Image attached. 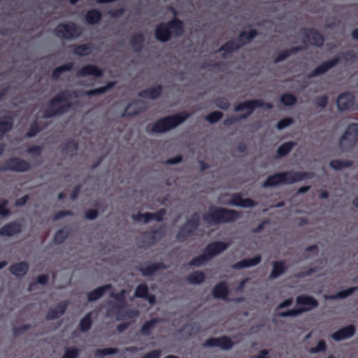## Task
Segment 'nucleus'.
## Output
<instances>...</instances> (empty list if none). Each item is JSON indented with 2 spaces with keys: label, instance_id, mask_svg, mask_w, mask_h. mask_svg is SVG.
<instances>
[{
  "label": "nucleus",
  "instance_id": "f257e3e1",
  "mask_svg": "<svg viewBox=\"0 0 358 358\" xmlns=\"http://www.w3.org/2000/svg\"><path fill=\"white\" fill-rule=\"evenodd\" d=\"M77 96L78 94L76 91L66 89L60 91L48 103V106L43 112V117L48 119L66 114L73 106L70 99Z\"/></svg>",
  "mask_w": 358,
  "mask_h": 358
},
{
  "label": "nucleus",
  "instance_id": "f03ea898",
  "mask_svg": "<svg viewBox=\"0 0 358 358\" xmlns=\"http://www.w3.org/2000/svg\"><path fill=\"white\" fill-rule=\"evenodd\" d=\"M314 173L309 171H288L274 173L269 176L263 182L264 188L277 186L278 185H291L305 179H312Z\"/></svg>",
  "mask_w": 358,
  "mask_h": 358
},
{
  "label": "nucleus",
  "instance_id": "7ed1b4c3",
  "mask_svg": "<svg viewBox=\"0 0 358 358\" xmlns=\"http://www.w3.org/2000/svg\"><path fill=\"white\" fill-rule=\"evenodd\" d=\"M190 115L191 114L187 111H181L174 115L165 116L158 119L152 125L148 126L147 131L152 134L166 133L183 123Z\"/></svg>",
  "mask_w": 358,
  "mask_h": 358
},
{
  "label": "nucleus",
  "instance_id": "20e7f679",
  "mask_svg": "<svg viewBox=\"0 0 358 358\" xmlns=\"http://www.w3.org/2000/svg\"><path fill=\"white\" fill-rule=\"evenodd\" d=\"M241 217V213L233 209L210 206L208 212L203 215V220L210 226L233 222Z\"/></svg>",
  "mask_w": 358,
  "mask_h": 358
},
{
  "label": "nucleus",
  "instance_id": "39448f33",
  "mask_svg": "<svg viewBox=\"0 0 358 358\" xmlns=\"http://www.w3.org/2000/svg\"><path fill=\"white\" fill-rule=\"evenodd\" d=\"M184 32L183 22L173 17L166 22L159 23L155 29V36L156 39L162 43L168 42L172 37H179Z\"/></svg>",
  "mask_w": 358,
  "mask_h": 358
},
{
  "label": "nucleus",
  "instance_id": "423d86ee",
  "mask_svg": "<svg viewBox=\"0 0 358 358\" xmlns=\"http://www.w3.org/2000/svg\"><path fill=\"white\" fill-rule=\"evenodd\" d=\"M55 35L65 40H72L76 38L82 34V29L73 22L66 23H59L54 29Z\"/></svg>",
  "mask_w": 358,
  "mask_h": 358
},
{
  "label": "nucleus",
  "instance_id": "0eeeda50",
  "mask_svg": "<svg viewBox=\"0 0 358 358\" xmlns=\"http://www.w3.org/2000/svg\"><path fill=\"white\" fill-rule=\"evenodd\" d=\"M256 108H262L264 109H271L273 104L269 102H265L262 99H252L241 102L234 107L235 112L247 110L245 114L240 116V119H246L252 115Z\"/></svg>",
  "mask_w": 358,
  "mask_h": 358
},
{
  "label": "nucleus",
  "instance_id": "6e6552de",
  "mask_svg": "<svg viewBox=\"0 0 358 358\" xmlns=\"http://www.w3.org/2000/svg\"><path fill=\"white\" fill-rule=\"evenodd\" d=\"M357 141L358 123H351L339 140L340 148L343 151H348L355 146Z\"/></svg>",
  "mask_w": 358,
  "mask_h": 358
},
{
  "label": "nucleus",
  "instance_id": "1a4fd4ad",
  "mask_svg": "<svg viewBox=\"0 0 358 358\" xmlns=\"http://www.w3.org/2000/svg\"><path fill=\"white\" fill-rule=\"evenodd\" d=\"M31 169L30 164L25 159L20 157H10L3 164V171L13 172H27Z\"/></svg>",
  "mask_w": 358,
  "mask_h": 358
},
{
  "label": "nucleus",
  "instance_id": "9d476101",
  "mask_svg": "<svg viewBox=\"0 0 358 358\" xmlns=\"http://www.w3.org/2000/svg\"><path fill=\"white\" fill-rule=\"evenodd\" d=\"M165 235L164 225L160 226L158 229L145 231L142 235L143 247L155 245Z\"/></svg>",
  "mask_w": 358,
  "mask_h": 358
},
{
  "label": "nucleus",
  "instance_id": "9b49d317",
  "mask_svg": "<svg viewBox=\"0 0 358 358\" xmlns=\"http://www.w3.org/2000/svg\"><path fill=\"white\" fill-rule=\"evenodd\" d=\"M204 347L208 348H220L224 350H230L234 346V343L231 339L227 336H222L220 337H212L208 338L203 343Z\"/></svg>",
  "mask_w": 358,
  "mask_h": 358
},
{
  "label": "nucleus",
  "instance_id": "f8f14e48",
  "mask_svg": "<svg viewBox=\"0 0 358 358\" xmlns=\"http://www.w3.org/2000/svg\"><path fill=\"white\" fill-rule=\"evenodd\" d=\"M340 61V57L336 56L334 57L331 59L323 62L322 64L316 66L310 74H308V78H312L324 74L328 71L336 66Z\"/></svg>",
  "mask_w": 358,
  "mask_h": 358
},
{
  "label": "nucleus",
  "instance_id": "ddd939ff",
  "mask_svg": "<svg viewBox=\"0 0 358 358\" xmlns=\"http://www.w3.org/2000/svg\"><path fill=\"white\" fill-rule=\"evenodd\" d=\"M229 244L222 241H213L208 243L204 248L203 252L210 260L216 255L220 254L228 248Z\"/></svg>",
  "mask_w": 358,
  "mask_h": 358
},
{
  "label": "nucleus",
  "instance_id": "4468645a",
  "mask_svg": "<svg viewBox=\"0 0 358 358\" xmlns=\"http://www.w3.org/2000/svg\"><path fill=\"white\" fill-rule=\"evenodd\" d=\"M230 196L231 199L227 203V205L242 208H251L257 205L255 201L250 198L243 199L241 193H233Z\"/></svg>",
  "mask_w": 358,
  "mask_h": 358
},
{
  "label": "nucleus",
  "instance_id": "2eb2a0df",
  "mask_svg": "<svg viewBox=\"0 0 358 358\" xmlns=\"http://www.w3.org/2000/svg\"><path fill=\"white\" fill-rule=\"evenodd\" d=\"M301 33L303 36L309 40H311V44L314 46L320 48L323 45L324 38L323 35L317 29L310 28H303L301 29Z\"/></svg>",
  "mask_w": 358,
  "mask_h": 358
},
{
  "label": "nucleus",
  "instance_id": "dca6fc26",
  "mask_svg": "<svg viewBox=\"0 0 358 358\" xmlns=\"http://www.w3.org/2000/svg\"><path fill=\"white\" fill-rule=\"evenodd\" d=\"M355 96L350 92H343L337 99V107L340 111H345L353 108Z\"/></svg>",
  "mask_w": 358,
  "mask_h": 358
},
{
  "label": "nucleus",
  "instance_id": "f3484780",
  "mask_svg": "<svg viewBox=\"0 0 358 358\" xmlns=\"http://www.w3.org/2000/svg\"><path fill=\"white\" fill-rule=\"evenodd\" d=\"M22 230V225L17 221H12L0 228V236H13L20 234Z\"/></svg>",
  "mask_w": 358,
  "mask_h": 358
},
{
  "label": "nucleus",
  "instance_id": "a211bd4d",
  "mask_svg": "<svg viewBox=\"0 0 358 358\" xmlns=\"http://www.w3.org/2000/svg\"><path fill=\"white\" fill-rule=\"evenodd\" d=\"M76 76L79 78L86 77L88 76L101 78L103 76V71L94 64H87L77 71Z\"/></svg>",
  "mask_w": 358,
  "mask_h": 358
},
{
  "label": "nucleus",
  "instance_id": "6ab92c4d",
  "mask_svg": "<svg viewBox=\"0 0 358 358\" xmlns=\"http://www.w3.org/2000/svg\"><path fill=\"white\" fill-rule=\"evenodd\" d=\"M69 304L68 301H63L59 303L55 308H50L48 310L46 314V320H53L58 319L62 315H63Z\"/></svg>",
  "mask_w": 358,
  "mask_h": 358
},
{
  "label": "nucleus",
  "instance_id": "aec40b11",
  "mask_svg": "<svg viewBox=\"0 0 358 358\" xmlns=\"http://www.w3.org/2000/svg\"><path fill=\"white\" fill-rule=\"evenodd\" d=\"M355 327L353 324L344 327L331 334V338L336 341H343L351 338L355 334Z\"/></svg>",
  "mask_w": 358,
  "mask_h": 358
},
{
  "label": "nucleus",
  "instance_id": "412c9836",
  "mask_svg": "<svg viewBox=\"0 0 358 358\" xmlns=\"http://www.w3.org/2000/svg\"><path fill=\"white\" fill-rule=\"evenodd\" d=\"M145 110V107L142 105V101L135 100L129 103L125 108L123 116L134 117Z\"/></svg>",
  "mask_w": 358,
  "mask_h": 358
},
{
  "label": "nucleus",
  "instance_id": "4be33fe9",
  "mask_svg": "<svg viewBox=\"0 0 358 358\" xmlns=\"http://www.w3.org/2000/svg\"><path fill=\"white\" fill-rule=\"evenodd\" d=\"M162 91L163 87L159 84L140 91L138 96L145 99H157L161 96Z\"/></svg>",
  "mask_w": 358,
  "mask_h": 358
},
{
  "label": "nucleus",
  "instance_id": "5701e85b",
  "mask_svg": "<svg viewBox=\"0 0 358 358\" xmlns=\"http://www.w3.org/2000/svg\"><path fill=\"white\" fill-rule=\"evenodd\" d=\"M244 45V43H239L238 41H237V38L233 40H230L226 43H224L223 45H221L220 49L217 52L223 51L224 52L222 57V58H227V53H232L234 51L238 50L241 47Z\"/></svg>",
  "mask_w": 358,
  "mask_h": 358
},
{
  "label": "nucleus",
  "instance_id": "b1692460",
  "mask_svg": "<svg viewBox=\"0 0 358 358\" xmlns=\"http://www.w3.org/2000/svg\"><path fill=\"white\" fill-rule=\"evenodd\" d=\"M229 293V287L225 281L218 282L213 289V295L215 299H222L227 301Z\"/></svg>",
  "mask_w": 358,
  "mask_h": 358
},
{
  "label": "nucleus",
  "instance_id": "393cba45",
  "mask_svg": "<svg viewBox=\"0 0 358 358\" xmlns=\"http://www.w3.org/2000/svg\"><path fill=\"white\" fill-rule=\"evenodd\" d=\"M262 261V256L260 255H257L252 258L249 259H243L234 264L232 265V268L236 270L249 268L251 266H256L259 264Z\"/></svg>",
  "mask_w": 358,
  "mask_h": 358
},
{
  "label": "nucleus",
  "instance_id": "a878e982",
  "mask_svg": "<svg viewBox=\"0 0 358 358\" xmlns=\"http://www.w3.org/2000/svg\"><path fill=\"white\" fill-rule=\"evenodd\" d=\"M296 303L299 306H306L304 308H309L308 311L318 306L317 301L313 296L305 294L298 296L296 299Z\"/></svg>",
  "mask_w": 358,
  "mask_h": 358
},
{
  "label": "nucleus",
  "instance_id": "bb28decb",
  "mask_svg": "<svg viewBox=\"0 0 358 358\" xmlns=\"http://www.w3.org/2000/svg\"><path fill=\"white\" fill-rule=\"evenodd\" d=\"M79 145L74 139H69L61 145V152L63 155L74 156L77 154Z\"/></svg>",
  "mask_w": 358,
  "mask_h": 358
},
{
  "label": "nucleus",
  "instance_id": "cd10ccee",
  "mask_svg": "<svg viewBox=\"0 0 358 358\" xmlns=\"http://www.w3.org/2000/svg\"><path fill=\"white\" fill-rule=\"evenodd\" d=\"M29 268V264L26 261H23L12 264L9 267V271L17 277H22L27 273Z\"/></svg>",
  "mask_w": 358,
  "mask_h": 358
},
{
  "label": "nucleus",
  "instance_id": "c85d7f7f",
  "mask_svg": "<svg viewBox=\"0 0 358 358\" xmlns=\"http://www.w3.org/2000/svg\"><path fill=\"white\" fill-rule=\"evenodd\" d=\"M144 36L141 33H134L131 35L129 44L131 48L136 52H140L143 50L144 43Z\"/></svg>",
  "mask_w": 358,
  "mask_h": 358
},
{
  "label": "nucleus",
  "instance_id": "c756f323",
  "mask_svg": "<svg viewBox=\"0 0 358 358\" xmlns=\"http://www.w3.org/2000/svg\"><path fill=\"white\" fill-rule=\"evenodd\" d=\"M110 289H112L110 284L100 286L87 294V299L89 301H95L103 296L105 293Z\"/></svg>",
  "mask_w": 358,
  "mask_h": 358
},
{
  "label": "nucleus",
  "instance_id": "7c9ffc66",
  "mask_svg": "<svg viewBox=\"0 0 358 358\" xmlns=\"http://www.w3.org/2000/svg\"><path fill=\"white\" fill-rule=\"evenodd\" d=\"M303 50V47L302 46H294L289 49H285L281 51L278 54V55L274 58L273 62L275 64L280 63L285 59H286L291 55L297 53Z\"/></svg>",
  "mask_w": 358,
  "mask_h": 358
},
{
  "label": "nucleus",
  "instance_id": "2f4dec72",
  "mask_svg": "<svg viewBox=\"0 0 358 358\" xmlns=\"http://www.w3.org/2000/svg\"><path fill=\"white\" fill-rule=\"evenodd\" d=\"M273 268L269 275L271 279L277 278L287 271L285 262L283 260L275 261L272 263Z\"/></svg>",
  "mask_w": 358,
  "mask_h": 358
},
{
  "label": "nucleus",
  "instance_id": "473e14b6",
  "mask_svg": "<svg viewBox=\"0 0 358 358\" xmlns=\"http://www.w3.org/2000/svg\"><path fill=\"white\" fill-rule=\"evenodd\" d=\"M166 266L162 262L153 263L148 266L141 267L139 271L142 273L144 276L153 275L157 271L164 269Z\"/></svg>",
  "mask_w": 358,
  "mask_h": 358
},
{
  "label": "nucleus",
  "instance_id": "72a5a7b5",
  "mask_svg": "<svg viewBox=\"0 0 358 358\" xmlns=\"http://www.w3.org/2000/svg\"><path fill=\"white\" fill-rule=\"evenodd\" d=\"M101 13L96 8L89 10L85 14V20L87 23L90 25L98 24L101 21Z\"/></svg>",
  "mask_w": 358,
  "mask_h": 358
},
{
  "label": "nucleus",
  "instance_id": "f704fd0d",
  "mask_svg": "<svg viewBox=\"0 0 358 358\" xmlns=\"http://www.w3.org/2000/svg\"><path fill=\"white\" fill-rule=\"evenodd\" d=\"M258 35L256 29H251L249 31H243L237 37L239 43H244V45L250 43V41Z\"/></svg>",
  "mask_w": 358,
  "mask_h": 358
},
{
  "label": "nucleus",
  "instance_id": "c9c22d12",
  "mask_svg": "<svg viewBox=\"0 0 358 358\" xmlns=\"http://www.w3.org/2000/svg\"><path fill=\"white\" fill-rule=\"evenodd\" d=\"M13 121L10 117H0V139L13 128Z\"/></svg>",
  "mask_w": 358,
  "mask_h": 358
},
{
  "label": "nucleus",
  "instance_id": "e433bc0d",
  "mask_svg": "<svg viewBox=\"0 0 358 358\" xmlns=\"http://www.w3.org/2000/svg\"><path fill=\"white\" fill-rule=\"evenodd\" d=\"M115 85V82L114 81H108L105 86L100 87L98 88L86 91L85 94L87 96H94L99 94H103L106 93L108 90L112 89Z\"/></svg>",
  "mask_w": 358,
  "mask_h": 358
},
{
  "label": "nucleus",
  "instance_id": "4c0bfd02",
  "mask_svg": "<svg viewBox=\"0 0 358 358\" xmlns=\"http://www.w3.org/2000/svg\"><path fill=\"white\" fill-rule=\"evenodd\" d=\"M92 51V46L90 43L77 45L74 47L73 54L78 56H87Z\"/></svg>",
  "mask_w": 358,
  "mask_h": 358
},
{
  "label": "nucleus",
  "instance_id": "58836bf2",
  "mask_svg": "<svg viewBox=\"0 0 358 358\" xmlns=\"http://www.w3.org/2000/svg\"><path fill=\"white\" fill-rule=\"evenodd\" d=\"M194 234L195 233L191 229H189V227H187L185 225L182 224L180 227V229L176 234V238L180 242H185Z\"/></svg>",
  "mask_w": 358,
  "mask_h": 358
},
{
  "label": "nucleus",
  "instance_id": "ea45409f",
  "mask_svg": "<svg viewBox=\"0 0 358 358\" xmlns=\"http://www.w3.org/2000/svg\"><path fill=\"white\" fill-rule=\"evenodd\" d=\"M205 274L203 272L197 271H194L187 277V281L193 285H199L202 283L205 280Z\"/></svg>",
  "mask_w": 358,
  "mask_h": 358
},
{
  "label": "nucleus",
  "instance_id": "a19ab883",
  "mask_svg": "<svg viewBox=\"0 0 358 358\" xmlns=\"http://www.w3.org/2000/svg\"><path fill=\"white\" fill-rule=\"evenodd\" d=\"M92 325V313H87L80 321L79 329L82 332L88 331Z\"/></svg>",
  "mask_w": 358,
  "mask_h": 358
},
{
  "label": "nucleus",
  "instance_id": "79ce46f5",
  "mask_svg": "<svg viewBox=\"0 0 358 358\" xmlns=\"http://www.w3.org/2000/svg\"><path fill=\"white\" fill-rule=\"evenodd\" d=\"M331 168L334 170L340 171L345 168H350L353 165L351 160L333 159L329 164Z\"/></svg>",
  "mask_w": 358,
  "mask_h": 358
},
{
  "label": "nucleus",
  "instance_id": "37998d69",
  "mask_svg": "<svg viewBox=\"0 0 358 358\" xmlns=\"http://www.w3.org/2000/svg\"><path fill=\"white\" fill-rule=\"evenodd\" d=\"M183 224L191 229L195 233L200 225V217L199 213H193Z\"/></svg>",
  "mask_w": 358,
  "mask_h": 358
},
{
  "label": "nucleus",
  "instance_id": "c03bdc74",
  "mask_svg": "<svg viewBox=\"0 0 358 358\" xmlns=\"http://www.w3.org/2000/svg\"><path fill=\"white\" fill-rule=\"evenodd\" d=\"M183 224L191 229L195 233L200 225V217L199 213H193Z\"/></svg>",
  "mask_w": 358,
  "mask_h": 358
},
{
  "label": "nucleus",
  "instance_id": "a18cd8bd",
  "mask_svg": "<svg viewBox=\"0 0 358 358\" xmlns=\"http://www.w3.org/2000/svg\"><path fill=\"white\" fill-rule=\"evenodd\" d=\"M296 145V143L294 141L283 143L278 147L277 150L278 155L279 157L286 156Z\"/></svg>",
  "mask_w": 358,
  "mask_h": 358
},
{
  "label": "nucleus",
  "instance_id": "49530a36",
  "mask_svg": "<svg viewBox=\"0 0 358 358\" xmlns=\"http://www.w3.org/2000/svg\"><path fill=\"white\" fill-rule=\"evenodd\" d=\"M158 322L159 319L157 317L145 322L141 328V333L145 336L150 335L152 330L155 327V325Z\"/></svg>",
  "mask_w": 358,
  "mask_h": 358
},
{
  "label": "nucleus",
  "instance_id": "de8ad7c7",
  "mask_svg": "<svg viewBox=\"0 0 358 358\" xmlns=\"http://www.w3.org/2000/svg\"><path fill=\"white\" fill-rule=\"evenodd\" d=\"M73 68V63L69 62L58 67H56L52 73V77L55 79H57L59 76L66 71H70Z\"/></svg>",
  "mask_w": 358,
  "mask_h": 358
},
{
  "label": "nucleus",
  "instance_id": "09e8293b",
  "mask_svg": "<svg viewBox=\"0 0 358 358\" xmlns=\"http://www.w3.org/2000/svg\"><path fill=\"white\" fill-rule=\"evenodd\" d=\"M70 231H66L64 229H59L56 231L53 237V241L56 245H60L69 236Z\"/></svg>",
  "mask_w": 358,
  "mask_h": 358
},
{
  "label": "nucleus",
  "instance_id": "8fccbe9b",
  "mask_svg": "<svg viewBox=\"0 0 358 358\" xmlns=\"http://www.w3.org/2000/svg\"><path fill=\"white\" fill-rule=\"evenodd\" d=\"M280 101L284 106H292L296 104L297 98L292 94L284 93L280 96Z\"/></svg>",
  "mask_w": 358,
  "mask_h": 358
},
{
  "label": "nucleus",
  "instance_id": "3c124183",
  "mask_svg": "<svg viewBox=\"0 0 358 358\" xmlns=\"http://www.w3.org/2000/svg\"><path fill=\"white\" fill-rule=\"evenodd\" d=\"M148 292L149 288L148 285L145 282H142L136 287L134 296L136 298L144 299L146 297Z\"/></svg>",
  "mask_w": 358,
  "mask_h": 358
},
{
  "label": "nucleus",
  "instance_id": "603ef678",
  "mask_svg": "<svg viewBox=\"0 0 358 358\" xmlns=\"http://www.w3.org/2000/svg\"><path fill=\"white\" fill-rule=\"evenodd\" d=\"M119 352V349L117 348H108L103 349H97L94 352L95 357H103L108 355H115Z\"/></svg>",
  "mask_w": 358,
  "mask_h": 358
},
{
  "label": "nucleus",
  "instance_id": "864d4df0",
  "mask_svg": "<svg viewBox=\"0 0 358 358\" xmlns=\"http://www.w3.org/2000/svg\"><path fill=\"white\" fill-rule=\"evenodd\" d=\"M358 289L357 287H352L348 289L341 290L338 292L335 295L331 296V299H345L352 294L356 290Z\"/></svg>",
  "mask_w": 358,
  "mask_h": 358
},
{
  "label": "nucleus",
  "instance_id": "5fc2aeb1",
  "mask_svg": "<svg viewBox=\"0 0 358 358\" xmlns=\"http://www.w3.org/2000/svg\"><path fill=\"white\" fill-rule=\"evenodd\" d=\"M210 259L206 256V255L203 251V253L199 255V256L194 257L191 259L189 263L190 266H200L206 264Z\"/></svg>",
  "mask_w": 358,
  "mask_h": 358
},
{
  "label": "nucleus",
  "instance_id": "6e6d98bb",
  "mask_svg": "<svg viewBox=\"0 0 358 358\" xmlns=\"http://www.w3.org/2000/svg\"><path fill=\"white\" fill-rule=\"evenodd\" d=\"M308 309L309 308H293V309L288 310L287 311L280 313L279 315L282 317L297 316L303 312L308 311Z\"/></svg>",
  "mask_w": 358,
  "mask_h": 358
},
{
  "label": "nucleus",
  "instance_id": "4d7b16f0",
  "mask_svg": "<svg viewBox=\"0 0 358 358\" xmlns=\"http://www.w3.org/2000/svg\"><path fill=\"white\" fill-rule=\"evenodd\" d=\"M79 350L76 347H69L65 349L64 354L61 358H78Z\"/></svg>",
  "mask_w": 358,
  "mask_h": 358
},
{
  "label": "nucleus",
  "instance_id": "13d9d810",
  "mask_svg": "<svg viewBox=\"0 0 358 358\" xmlns=\"http://www.w3.org/2000/svg\"><path fill=\"white\" fill-rule=\"evenodd\" d=\"M223 113L220 111H213L206 116V120L210 124H215L222 119Z\"/></svg>",
  "mask_w": 358,
  "mask_h": 358
},
{
  "label": "nucleus",
  "instance_id": "bf43d9fd",
  "mask_svg": "<svg viewBox=\"0 0 358 358\" xmlns=\"http://www.w3.org/2000/svg\"><path fill=\"white\" fill-rule=\"evenodd\" d=\"M41 129L40 128L38 124L36 121L30 124L28 131L26 134V136L28 138H31L35 136L38 133L41 131Z\"/></svg>",
  "mask_w": 358,
  "mask_h": 358
},
{
  "label": "nucleus",
  "instance_id": "052dcab7",
  "mask_svg": "<svg viewBox=\"0 0 358 358\" xmlns=\"http://www.w3.org/2000/svg\"><path fill=\"white\" fill-rule=\"evenodd\" d=\"M328 96L326 94L317 96L315 97L314 103L321 108H325L328 104Z\"/></svg>",
  "mask_w": 358,
  "mask_h": 358
},
{
  "label": "nucleus",
  "instance_id": "680f3d73",
  "mask_svg": "<svg viewBox=\"0 0 358 358\" xmlns=\"http://www.w3.org/2000/svg\"><path fill=\"white\" fill-rule=\"evenodd\" d=\"M294 123V120L293 118L292 117H284L281 120H280L277 124H276V127L278 130H282L287 127H289V125L292 124Z\"/></svg>",
  "mask_w": 358,
  "mask_h": 358
},
{
  "label": "nucleus",
  "instance_id": "e2e57ef3",
  "mask_svg": "<svg viewBox=\"0 0 358 358\" xmlns=\"http://www.w3.org/2000/svg\"><path fill=\"white\" fill-rule=\"evenodd\" d=\"M327 349V344L324 341L320 340L316 346L311 348L310 349V352L311 354H317L321 352L325 351Z\"/></svg>",
  "mask_w": 358,
  "mask_h": 358
},
{
  "label": "nucleus",
  "instance_id": "0e129e2a",
  "mask_svg": "<svg viewBox=\"0 0 358 358\" xmlns=\"http://www.w3.org/2000/svg\"><path fill=\"white\" fill-rule=\"evenodd\" d=\"M8 201L6 199H0V216L6 217L10 215V211L7 208Z\"/></svg>",
  "mask_w": 358,
  "mask_h": 358
},
{
  "label": "nucleus",
  "instance_id": "69168bd1",
  "mask_svg": "<svg viewBox=\"0 0 358 358\" xmlns=\"http://www.w3.org/2000/svg\"><path fill=\"white\" fill-rule=\"evenodd\" d=\"M216 106L222 110H227L230 106L229 101L224 97H218L215 99Z\"/></svg>",
  "mask_w": 358,
  "mask_h": 358
},
{
  "label": "nucleus",
  "instance_id": "338daca9",
  "mask_svg": "<svg viewBox=\"0 0 358 358\" xmlns=\"http://www.w3.org/2000/svg\"><path fill=\"white\" fill-rule=\"evenodd\" d=\"M43 147L41 145H32L27 149V152L34 157H39L41 155Z\"/></svg>",
  "mask_w": 358,
  "mask_h": 358
},
{
  "label": "nucleus",
  "instance_id": "774afa93",
  "mask_svg": "<svg viewBox=\"0 0 358 358\" xmlns=\"http://www.w3.org/2000/svg\"><path fill=\"white\" fill-rule=\"evenodd\" d=\"M166 214V210L165 208H161L155 213H152V220L162 222L164 220V217Z\"/></svg>",
  "mask_w": 358,
  "mask_h": 358
}]
</instances>
